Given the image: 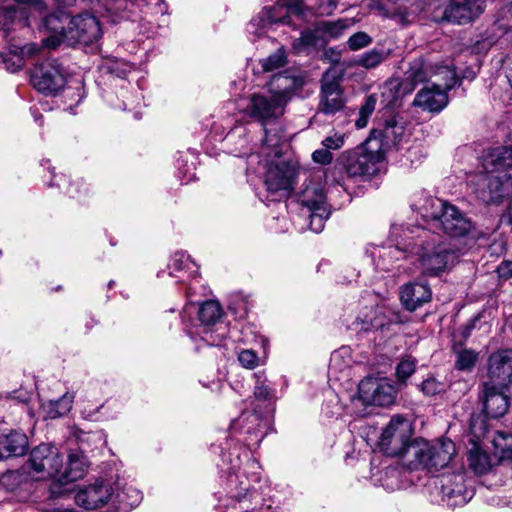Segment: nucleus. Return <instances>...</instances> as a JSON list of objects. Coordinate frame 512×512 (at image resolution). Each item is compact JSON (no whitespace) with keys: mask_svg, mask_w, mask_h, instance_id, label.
<instances>
[{"mask_svg":"<svg viewBox=\"0 0 512 512\" xmlns=\"http://www.w3.org/2000/svg\"><path fill=\"white\" fill-rule=\"evenodd\" d=\"M512 150L496 147L482 159L476 171L467 174V186L481 202L493 204L512 194Z\"/></svg>","mask_w":512,"mask_h":512,"instance_id":"nucleus-1","label":"nucleus"},{"mask_svg":"<svg viewBox=\"0 0 512 512\" xmlns=\"http://www.w3.org/2000/svg\"><path fill=\"white\" fill-rule=\"evenodd\" d=\"M411 240V255L416 257L420 272L426 276H440L451 270L462 255L458 248L424 228H416Z\"/></svg>","mask_w":512,"mask_h":512,"instance_id":"nucleus-2","label":"nucleus"},{"mask_svg":"<svg viewBox=\"0 0 512 512\" xmlns=\"http://www.w3.org/2000/svg\"><path fill=\"white\" fill-rule=\"evenodd\" d=\"M264 131L265 139L260 151L266 168L264 183L268 193L273 196L272 201H275L288 196L292 191L297 169L294 164L282 158L279 140L270 139L267 130Z\"/></svg>","mask_w":512,"mask_h":512,"instance_id":"nucleus-3","label":"nucleus"},{"mask_svg":"<svg viewBox=\"0 0 512 512\" xmlns=\"http://www.w3.org/2000/svg\"><path fill=\"white\" fill-rule=\"evenodd\" d=\"M269 93L252 94L245 107L246 114L262 124L283 115L285 106L294 94V80L286 75H275L270 82Z\"/></svg>","mask_w":512,"mask_h":512,"instance_id":"nucleus-4","label":"nucleus"},{"mask_svg":"<svg viewBox=\"0 0 512 512\" xmlns=\"http://www.w3.org/2000/svg\"><path fill=\"white\" fill-rule=\"evenodd\" d=\"M424 218L431 219L434 226L453 238H461L469 234L474 226L470 218L458 207L440 199L428 198L426 204L419 208Z\"/></svg>","mask_w":512,"mask_h":512,"instance_id":"nucleus-5","label":"nucleus"},{"mask_svg":"<svg viewBox=\"0 0 512 512\" xmlns=\"http://www.w3.org/2000/svg\"><path fill=\"white\" fill-rule=\"evenodd\" d=\"M411 470L425 468L430 472L446 467L456 453L452 440L441 438L434 442L419 439L408 449Z\"/></svg>","mask_w":512,"mask_h":512,"instance_id":"nucleus-6","label":"nucleus"},{"mask_svg":"<svg viewBox=\"0 0 512 512\" xmlns=\"http://www.w3.org/2000/svg\"><path fill=\"white\" fill-rule=\"evenodd\" d=\"M439 67H453L452 64H431L423 59L414 60L406 73V79L391 78L381 87V97L386 106L394 105L400 98L411 93L417 84L423 83L431 78H436L435 73Z\"/></svg>","mask_w":512,"mask_h":512,"instance_id":"nucleus-7","label":"nucleus"},{"mask_svg":"<svg viewBox=\"0 0 512 512\" xmlns=\"http://www.w3.org/2000/svg\"><path fill=\"white\" fill-rule=\"evenodd\" d=\"M298 202L309 213L310 230L314 233L322 232L325 221L331 213L322 184V175H314L308 181H305L304 187L298 195Z\"/></svg>","mask_w":512,"mask_h":512,"instance_id":"nucleus-8","label":"nucleus"},{"mask_svg":"<svg viewBox=\"0 0 512 512\" xmlns=\"http://www.w3.org/2000/svg\"><path fill=\"white\" fill-rule=\"evenodd\" d=\"M197 312V320L199 325L195 326V331L188 328V334L192 339L199 337L202 341L210 346L220 345L222 339L225 336L224 332L215 333L212 327L220 323L222 317V308L217 301H206L202 303L198 308L192 303H188L183 311L182 319L185 322L186 317L192 313Z\"/></svg>","mask_w":512,"mask_h":512,"instance_id":"nucleus-9","label":"nucleus"},{"mask_svg":"<svg viewBox=\"0 0 512 512\" xmlns=\"http://www.w3.org/2000/svg\"><path fill=\"white\" fill-rule=\"evenodd\" d=\"M396 397L395 387L387 379L365 378L358 385L357 395L351 402L354 413L364 417L370 406L386 407L394 403Z\"/></svg>","mask_w":512,"mask_h":512,"instance_id":"nucleus-10","label":"nucleus"},{"mask_svg":"<svg viewBox=\"0 0 512 512\" xmlns=\"http://www.w3.org/2000/svg\"><path fill=\"white\" fill-rule=\"evenodd\" d=\"M412 433L411 423L402 416H395L383 429L378 440V446L386 455L401 458L403 464L408 467L409 455L407 451L417 440H411Z\"/></svg>","mask_w":512,"mask_h":512,"instance_id":"nucleus-11","label":"nucleus"},{"mask_svg":"<svg viewBox=\"0 0 512 512\" xmlns=\"http://www.w3.org/2000/svg\"><path fill=\"white\" fill-rule=\"evenodd\" d=\"M437 80L424 86L415 96L413 105L430 112H440L448 104L447 91L458 82L454 67H439Z\"/></svg>","mask_w":512,"mask_h":512,"instance_id":"nucleus-12","label":"nucleus"},{"mask_svg":"<svg viewBox=\"0 0 512 512\" xmlns=\"http://www.w3.org/2000/svg\"><path fill=\"white\" fill-rule=\"evenodd\" d=\"M305 11L306 8L302 0H288L285 6L276 4L264 7L251 19L247 26V31L257 37H261L267 32L269 26L277 23L289 25L290 14L303 17Z\"/></svg>","mask_w":512,"mask_h":512,"instance_id":"nucleus-13","label":"nucleus"},{"mask_svg":"<svg viewBox=\"0 0 512 512\" xmlns=\"http://www.w3.org/2000/svg\"><path fill=\"white\" fill-rule=\"evenodd\" d=\"M28 465L29 473L35 480L51 479L58 482L62 458L56 446L43 443L32 449Z\"/></svg>","mask_w":512,"mask_h":512,"instance_id":"nucleus-14","label":"nucleus"},{"mask_svg":"<svg viewBox=\"0 0 512 512\" xmlns=\"http://www.w3.org/2000/svg\"><path fill=\"white\" fill-rule=\"evenodd\" d=\"M435 486L440 489L442 501L449 507L463 506L474 496V489L467 483V476L463 470L440 475L435 481Z\"/></svg>","mask_w":512,"mask_h":512,"instance_id":"nucleus-15","label":"nucleus"},{"mask_svg":"<svg viewBox=\"0 0 512 512\" xmlns=\"http://www.w3.org/2000/svg\"><path fill=\"white\" fill-rule=\"evenodd\" d=\"M66 72L56 59H47L34 67L31 83L35 89L46 95H56L66 84Z\"/></svg>","mask_w":512,"mask_h":512,"instance_id":"nucleus-16","label":"nucleus"},{"mask_svg":"<svg viewBox=\"0 0 512 512\" xmlns=\"http://www.w3.org/2000/svg\"><path fill=\"white\" fill-rule=\"evenodd\" d=\"M346 104V96L341 86V76L335 69L327 70L321 79L318 112L334 115Z\"/></svg>","mask_w":512,"mask_h":512,"instance_id":"nucleus-17","label":"nucleus"},{"mask_svg":"<svg viewBox=\"0 0 512 512\" xmlns=\"http://www.w3.org/2000/svg\"><path fill=\"white\" fill-rule=\"evenodd\" d=\"M238 461V457L235 463L230 460L231 467L227 478L228 494L235 511L249 512L255 509L253 504L254 502L257 503L258 494L244 475L236 473L235 468L238 466Z\"/></svg>","mask_w":512,"mask_h":512,"instance_id":"nucleus-18","label":"nucleus"},{"mask_svg":"<svg viewBox=\"0 0 512 512\" xmlns=\"http://www.w3.org/2000/svg\"><path fill=\"white\" fill-rule=\"evenodd\" d=\"M100 36V23L96 17L88 13L70 16L66 35L68 45L72 46L77 43L88 45L98 40Z\"/></svg>","mask_w":512,"mask_h":512,"instance_id":"nucleus-19","label":"nucleus"},{"mask_svg":"<svg viewBox=\"0 0 512 512\" xmlns=\"http://www.w3.org/2000/svg\"><path fill=\"white\" fill-rule=\"evenodd\" d=\"M70 14L62 9L45 16L40 25V31L46 34L42 39V45L54 49L62 43L67 44V27Z\"/></svg>","mask_w":512,"mask_h":512,"instance_id":"nucleus-20","label":"nucleus"},{"mask_svg":"<svg viewBox=\"0 0 512 512\" xmlns=\"http://www.w3.org/2000/svg\"><path fill=\"white\" fill-rule=\"evenodd\" d=\"M507 386H498L491 382H484L479 392V399L482 403L483 411L490 418H500L504 416L509 408L510 400L506 394Z\"/></svg>","mask_w":512,"mask_h":512,"instance_id":"nucleus-21","label":"nucleus"},{"mask_svg":"<svg viewBox=\"0 0 512 512\" xmlns=\"http://www.w3.org/2000/svg\"><path fill=\"white\" fill-rule=\"evenodd\" d=\"M412 234H414V231L407 228L403 233V237L397 240L395 245L377 248L373 252L374 256L378 258L376 262L377 267L383 271H389L395 261L404 259L408 254H411Z\"/></svg>","mask_w":512,"mask_h":512,"instance_id":"nucleus-22","label":"nucleus"},{"mask_svg":"<svg viewBox=\"0 0 512 512\" xmlns=\"http://www.w3.org/2000/svg\"><path fill=\"white\" fill-rule=\"evenodd\" d=\"M489 382L498 386L512 384V349H501L488 359Z\"/></svg>","mask_w":512,"mask_h":512,"instance_id":"nucleus-23","label":"nucleus"},{"mask_svg":"<svg viewBox=\"0 0 512 512\" xmlns=\"http://www.w3.org/2000/svg\"><path fill=\"white\" fill-rule=\"evenodd\" d=\"M113 487L102 480L86 486L75 495L77 505L85 509H96L108 502L112 503Z\"/></svg>","mask_w":512,"mask_h":512,"instance_id":"nucleus-24","label":"nucleus"},{"mask_svg":"<svg viewBox=\"0 0 512 512\" xmlns=\"http://www.w3.org/2000/svg\"><path fill=\"white\" fill-rule=\"evenodd\" d=\"M374 132L379 134L384 150L396 148L406 137V121L399 114L390 115Z\"/></svg>","mask_w":512,"mask_h":512,"instance_id":"nucleus-25","label":"nucleus"},{"mask_svg":"<svg viewBox=\"0 0 512 512\" xmlns=\"http://www.w3.org/2000/svg\"><path fill=\"white\" fill-rule=\"evenodd\" d=\"M262 423L263 420L259 413L246 412L232 423V430H240V433L244 435L246 446L257 447L266 435Z\"/></svg>","mask_w":512,"mask_h":512,"instance_id":"nucleus-26","label":"nucleus"},{"mask_svg":"<svg viewBox=\"0 0 512 512\" xmlns=\"http://www.w3.org/2000/svg\"><path fill=\"white\" fill-rule=\"evenodd\" d=\"M484 11L483 0H453L444 11L448 22L465 24L473 21Z\"/></svg>","mask_w":512,"mask_h":512,"instance_id":"nucleus-27","label":"nucleus"},{"mask_svg":"<svg viewBox=\"0 0 512 512\" xmlns=\"http://www.w3.org/2000/svg\"><path fill=\"white\" fill-rule=\"evenodd\" d=\"M378 158L364 150L350 152L345 160V170L349 177L372 176L377 171Z\"/></svg>","mask_w":512,"mask_h":512,"instance_id":"nucleus-28","label":"nucleus"},{"mask_svg":"<svg viewBox=\"0 0 512 512\" xmlns=\"http://www.w3.org/2000/svg\"><path fill=\"white\" fill-rule=\"evenodd\" d=\"M89 462L85 455L83 447L78 449H71L67 456V463L60 468V476H58V483L67 484L69 482L77 481L85 475Z\"/></svg>","mask_w":512,"mask_h":512,"instance_id":"nucleus-29","label":"nucleus"},{"mask_svg":"<svg viewBox=\"0 0 512 512\" xmlns=\"http://www.w3.org/2000/svg\"><path fill=\"white\" fill-rule=\"evenodd\" d=\"M432 298L430 286L423 281H414L403 285L400 292V299L403 306L414 311Z\"/></svg>","mask_w":512,"mask_h":512,"instance_id":"nucleus-30","label":"nucleus"},{"mask_svg":"<svg viewBox=\"0 0 512 512\" xmlns=\"http://www.w3.org/2000/svg\"><path fill=\"white\" fill-rule=\"evenodd\" d=\"M394 322L392 312L385 307L371 308L362 316L356 318L354 329L359 331L383 330Z\"/></svg>","mask_w":512,"mask_h":512,"instance_id":"nucleus-31","label":"nucleus"},{"mask_svg":"<svg viewBox=\"0 0 512 512\" xmlns=\"http://www.w3.org/2000/svg\"><path fill=\"white\" fill-rule=\"evenodd\" d=\"M113 488L112 504L123 512H127L139 505L142 493L134 486L118 480Z\"/></svg>","mask_w":512,"mask_h":512,"instance_id":"nucleus-32","label":"nucleus"},{"mask_svg":"<svg viewBox=\"0 0 512 512\" xmlns=\"http://www.w3.org/2000/svg\"><path fill=\"white\" fill-rule=\"evenodd\" d=\"M28 448V438L19 431H11L0 435V459L18 457Z\"/></svg>","mask_w":512,"mask_h":512,"instance_id":"nucleus-33","label":"nucleus"},{"mask_svg":"<svg viewBox=\"0 0 512 512\" xmlns=\"http://www.w3.org/2000/svg\"><path fill=\"white\" fill-rule=\"evenodd\" d=\"M29 26V14L26 8L8 6L0 8V30L9 33L16 28Z\"/></svg>","mask_w":512,"mask_h":512,"instance_id":"nucleus-34","label":"nucleus"},{"mask_svg":"<svg viewBox=\"0 0 512 512\" xmlns=\"http://www.w3.org/2000/svg\"><path fill=\"white\" fill-rule=\"evenodd\" d=\"M169 275L178 278L180 282H186L188 278L195 277L198 273L196 264L184 252H176L169 264Z\"/></svg>","mask_w":512,"mask_h":512,"instance_id":"nucleus-35","label":"nucleus"},{"mask_svg":"<svg viewBox=\"0 0 512 512\" xmlns=\"http://www.w3.org/2000/svg\"><path fill=\"white\" fill-rule=\"evenodd\" d=\"M467 462L469 468L477 475L487 474L496 465L495 459L476 443H473L467 453Z\"/></svg>","mask_w":512,"mask_h":512,"instance_id":"nucleus-36","label":"nucleus"},{"mask_svg":"<svg viewBox=\"0 0 512 512\" xmlns=\"http://www.w3.org/2000/svg\"><path fill=\"white\" fill-rule=\"evenodd\" d=\"M74 395L65 393L61 398L49 400L42 404V410L46 418L56 419L66 415L72 408Z\"/></svg>","mask_w":512,"mask_h":512,"instance_id":"nucleus-37","label":"nucleus"},{"mask_svg":"<svg viewBox=\"0 0 512 512\" xmlns=\"http://www.w3.org/2000/svg\"><path fill=\"white\" fill-rule=\"evenodd\" d=\"M492 442L498 461H512V434L498 432Z\"/></svg>","mask_w":512,"mask_h":512,"instance_id":"nucleus-38","label":"nucleus"},{"mask_svg":"<svg viewBox=\"0 0 512 512\" xmlns=\"http://www.w3.org/2000/svg\"><path fill=\"white\" fill-rule=\"evenodd\" d=\"M56 185L64 187L65 192L71 198H81L88 193V187L82 178H76L69 181L65 175H60Z\"/></svg>","mask_w":512,"mask_h":512,"instance_id":"nucleus-39","label":"nucleus"},{"mask_svg":"<svg viewBox=\"0 0 512 512\" xmlns=\"http://www.w3.org/2000/svg\"><path fill=\"white\" fill-rule=\"evenodd\" d=\"M256 383L254 387V396L256 400L268 402L272 404L276 400L275 389L267 384L266 377L263 373H255Z\"/></svg>","mask_w":512,"mask_h":512,"instance_id":"nucleus-40","label":"nucleus"},{"mask_svg":"<svg viewBox=\"0 0 512 512\" xmlns=\"http://www.w3.org/2000/svg\"><path fill=\"white\" fill-rule=\"evenodd\" d=\"M387 56L388 54L385 51L374 48L363 53L357 60V64L366 69H372L382 63Z\"/></svg>","mask_w":512,"mask_h":512,"instance_id":"nucleus-41","label":"nucleus"},{"mask_svg":"<svg viewBox=\"0 0 512 512\" xmlns=\"http://www.w3.org/2000/svg\"><path fill=\"white\" fill-rule=\"evenodd\" d=\"M287 54L283 47L278 48L274 53L260 60L261 67L265 72H271L286 64Z\"/></svg>","mask_w":512,"mask_h":512,"instance_id":"nucleus-42","label":"nucleus"},{"mask_svg":"<svg viewBox=\"0 0 512 512\" xmlns=\"http://www.w3.org/2000/svg\"><path fill=\"white\" fill-rule=\"evenodd\" d=\"M101 69L108 74L115 75L119 78H125L132 70V66L123 60H106Z\"/></svg>","mask_w":512,"mask_h":512,"instance_id":"nucleus-43","label":"nucleus"},{"mask_svg":"<svg viewBox=\"0 0 512 512\" xmlns=\"http://www.w3.org/2000/svg\"><path fill=\"white\" fill-rule=\"evenodd\" d=\"M319 24L320 31H322L324 39L326 37L338 38L348 26L345 20H338L335 22L321 21Z\"/></svg>","mask_w":512,"mask_h":512,"instance_id":"nucleus-44","label":"nucleus"},{"mask_svg":"<svg viewBox=\"0 0 512 512\" xmlns=\"http://www.w3.org/2000/svg\"><path fill=\"white\" fill-rule=\"evenodd\" d=\"M478 358V354L473 350L463 349L457 353L455 367L458 370L469 371L471 370Z\"/></svg>","mask_w":512,"mask_h":512,"instance_id":"nucleus-45","label":"nucleus"},{"mask_svg":"<svg viewBox=\"0 0 512 512\" xmlns=\"http://www.w3.org/2000/svg\"><path fill=\"white\" fill-rule=\"evenodd\" d=\"M416 360L411 357L403 358L396 367L397 379L405 383L406 380L415 372Z\"/></svg>","mask_w":512,"mask_h":512,"instance_id":"nucleus-46","label":"nucleus"},{"mask_svg":"<svg viewBox=\"0 0 512 512\" xmlns=\"http://www.w3.org/2000/svg\"><path fill=\"white\" fill-rule=\"evenodd\" d=\"M298 41L303 46H316L320 41H325L322 31H320L319 22L316 24L314 29H307L303 31Z\"/></svg>","mask_w":512,"mask_h":512,"instance_id":"nucleus-47","label":"nucleus"},{"mask_svg":"<svg viewBox=\"0 0 512 512\" xmlns=\"http://www.w3.org/2000/svg\"><path fill=\"white\" fill-rule=\"evenodd\" d=\"M2 62L4 64L5 69L12 73L19 71L25 65V60L23 59V56L15 52H10L3 56Z\"/></svg>","mask_w":512,"mask_h":512,"instance_id":"nucleus-48","label":"nucleus"},{"mask_svg":"<svg viewBox=\"0 0 512 512\" xmlns=\"http://www.w3.org/2000/svg\"><path fill=\"white\" fill-rule=\"evenodd\" d=\"M372 43V38L365 32H357L350 36L348 39V47L352 51L360 50L364 47L369 46Z\"/></svg>","mask_w":512,"mask_h":512,"instance_id":"nucleus-49","label":"nucleus"},{"mask_svg":"<svg viewBox=\"0 0 512 512\" xmlns=\"http://www.w3.org/2000/svg\"><path fill=\"white\" fill-rule=\"evenodd\" d=\"M347 355H348V350L346 348H341L338 351H334L331 354L329 370L337 371V370H342L344 367H348L349 362L344 361V357Z\"/></svg>","mask_w":512,"mask_h":512,"instance_id":"nucleus-50","label":"nucleus"},{"mask_svg":"<svg viewBox=\"0 0 512 512\" xmlns=\"http://www.w3.org/2000/svg\"><path fill=\"white\" fill-rule=\"evenodd\" d=\"M238 360L243 367L254 369L258 365L259 358L253 350L246 349L239 353Z\"/></svg>","mask_w":512,"mask_h":512,"instance_id":"nucleus-51","label":"nucleus"},{"mask_svg":"<svg viewBox=\"0 0 512 512\" xmlns=\"http://www.w3.org/2000/svg\"><path fill=\"white\" fill-rule=\"evenodd\" d=\"M421 391L427 396H433L443 389V384L433 377L425 379L420 385Z\"/></svg>","mask_w":512,"mask_h":512,"instance_id":"nucleus-52","label":"nucleus"},{"mask_svg":"<svg viewBox=\"0 0 512 512\" xmlns=\"http://www.w3.org/2000/svg\"><path fill=\"white\" fill-rule=\"evenodd\" d=\"M344 142H345V138H344L343 134L334 133L333 135L327 136L325 139H323L322 145L327 150H329V149L337 150V149H340L344 145Z\"/></svg>","mask_w":512,"mask_h":512,"instance_id":"nucleus-53","label":"nucleus"},{"mask_svg":"<svg viewBox=\"0 0 512 512\" xmlns=\"http://www.w3.org/2000/svg\"><path fill=\"white\" fill-rule=\"evenodd\" d=\"M312 159L314 162H316L318 164L327 165V164L331 163V161L333 159V155L326 148H322V149L315 150L312 153Z\"/></svg>","mask_w":512,"mask_h":512,"instance_id":"nucleus-54","label":"nucleus"},{"mask_svg":"<svg viewBox=\"0 0 512 512\" xmlns=\"http://www.w3.org/2000/svg\"><path fill=\"white\" fill-rule=\"evenodd\" d=\"M377 98L375 95H369L364 104L361 106L359 114L370 117L373 111L375 110Z\"/></svg>","mask_w":512,"mask_h":512,"instance_id":"nucleus-55","label":"nucleus"},{"mask_svg":"<svg viewBox=\"0 0 512 512\" xmlns=\"http://www.w3.org/2000/svg\"><path fill=\"white\" fill-rule=\"evenodd\" d=\"M39 51V47L36 44H26L23 47L20 48L19 54L23 56V59L25 60V57L30 58L34 55H36Z\"/></svg>","mask_w":512,"mask_h":512,"instance_id":"nucleus-56","label":"nucleus"},{"mask_svg":"<svg viewBox=\"0 0 512 512\" xmlns=\"http://www.w3.org/2000/svg\"><path fill=\"white\" fill-rule=\"evenodd\" d=\"M498 273L502 278H512V261H503L498 266Z\"/></svg>","mask_w":512,"mask_h":512,"instance_id":"nucleus-57","label":"nucleus"},{"mask_svg":"<svg viewBox=\"0 0 512 512\" xmlns=\"http://www.w3.org/2000/svg\"><path fill=\"white\" fill-rule=\"evenodd\" d=\"M368 118L365 115L359 114L358 119L355 122V125L357 128H364L368 123Z\"/></svg>","mask_w":512,"mask_h":512,"instance_id":"nucleus-58","label":"nucleus"},{"mask_svg":"<svg viewBox=\"0 0 512 512\" xmlns=\"http://www.w3.org/2000/svg\"><path fill=\"white\" fill-rule=\"evenodd\" d=\"M131 106H132V103L129 101V99H125V100H123L122 105H117L116 107L119 109H122V110H126Z\"/></svg>","mask_w":512,"mask_h":512,"instance_id":"nucleus-59","label":"nucleus"},{"mask_svg":"<svg viewBox=\"0 0 512 512\" xmlns=\"http://www.w3.org/2000/svg\"><path fill=\"white\" fill-rule=\"evenodd\" d=\"M60 5L63 7L72 6L76 0H57Z\"/></svg>","mask_w":512,"mask_h":512,"instance_id":"nucleus-60","label":"nucleus"},{"mask_svg":"<svg viewBox=\"0 0 512 512\" xmlns=\"http://www.w3.org/2000/svg\"><path fill=\"white\" fill-rule=\"evenodd\" d=\"M465 78L473 79L475 77V72L472 70L467 71V73L464 75Z\"/></svg>","mask_w":512,"mask_h":512,"instance_id":"nucleus-61","label":"nucleus"},{"mask_svg":"<svg viewBox=\"0 0 512 512\" xmlns=\"http://www.w3.org/2000/svg\"><path fill=\"white\" fill-rule=\"evenodd\" d=\"M507 80L509 82V85L512 89V68L510 69L509 73L507 74Z\"/></svg>","mask_w":512,"mask_h":512,"instance_id":"nucleus-62","label":"nucleus"},{"mask_svg":"<svg viewBox=\"0 0 512 512\" xmlns=\"http://www.w3.org/2000/svg\"><path fill=\"white\" fill-rule=\"evenodd\" d=\"M54 512H75L74 510L72 509H63V510H55Z\"/></svg>","mask_w":512,"mask_h":512,"instance_id":"nucleus-63","label":"nucleus"},{"mask_svg":"<svg viewBox=\"0 0 512 512\" xmlns=\"http://www.w3.org/2000/svg\"><path fill=\"white\" fill-rule=\"evenodd\" d=\"M392 235L393 236H397L398 235V228L397 227H393L392 228Z\"/></svg>","mask_w":512,"mask_h":512,"instance_id":"nucleus-64","label":"nucleus"}]
</instances>
